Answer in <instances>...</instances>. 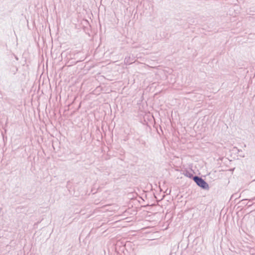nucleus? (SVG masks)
Segmentation results:
<instances>
[{
  "label": "nucleus",
  "instance_id": "2",
  "mask_svg": "<svg viewBox=\"0 0 255 255\" xmlns=\"http://www.w3.org/2000/svg\"><path fill=\"white\" fill-rule=\"evenodd\" d=\"M135 57H133V55L131 56L130 55L127 56L125 57L124 59V63L125 65H130L135 62Z\"/></svg>",
  "mask_w": 255,
  "mask_h": 255
},
{
  "label": "nucleus",
  "instance_id": "3",
  "mask_svg": "<svg viewBox=\"0 0 255 255\" xmlns=\"http://www.w3.org/2000/svg\"><path fill=\"white\" fill-rule=\"evenodd\" d=\"M185 175L187 176V177H188L190 178H193V177H194L193 174L191 173H189V172H187Z\"/></svg>",
  "mask_w": 255,
  "mask_h": 255
},
{
  "label": "nucleus",
  "instance_id": "1",
  "mask_svg": "<svg viewBox=\"0 0 255 255\" xmlns=\"http://www.w3.org/2000/svg\"><path fill=\"white\" fill-rule=\"evenodd\" d=\"M193 179L197 185L202 189L205 190H208L209 189L208 184L201 177L197 176H194L193 177Z\"/></svg>",
  "mask_w": 255,
  "mask_h": 255
},
{
  "label": "nucleus",
  "instance_id": "4",
  "mask_svg": "<svg viewBox=\"0 0 255 255\" xmlns=\"http://www.w3.org/2000/svg\"><path fill=\"white\" fill-rule=\"evenodd\" d=\"M255 200V196L249 200V201H253Z\"/></svg>",
  "mask_w": 255,
  "mask_h": 255
}]
</instances>
